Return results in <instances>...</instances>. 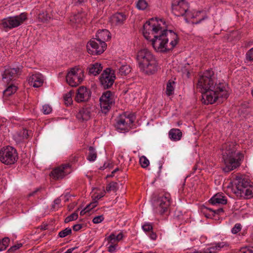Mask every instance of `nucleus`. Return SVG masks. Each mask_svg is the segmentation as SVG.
<instances>
[{"label":"nucleus","instance_id":"obj_1","mask_svg":"<svg viewBox=\"0 0 253 253\" xmlns=\"http://www.w3.org/2000/svg\"><path fill=\"white\" fill-rule=\"evenodd\" d=\"M159 39L154 43V48L157 52L166 53L172 50L179 41L177 34L172 30L163 27Z\"/></svg>","mask_w":253,"mask_h":253},{"label":"nucleus","instance_id":"obj_2","mask_svg":"<svg viewBox=\"0 0 253 253\" xmlns=\"http://www.w3.org/2000/svg\"><path fill=\"white\" fill-rule=\"evenodd\" d=\"M223 149L222 159L225 165L223 170L228 172L239 167L244 155L240 152H237L236 146L233 143H228L223 146Z\"/></svg>","mask_w":253,"mask_h":253},{"label":"nucleus","instance_id":"obj_3","mask_svg":"<svg viewBox=\"0 0 253 253\" xmlns=\"http://www.w3.org/2000/svg\"><path fill=\"white\" fill-rule=\"evenodd\" d=\"M197 88L200 92L207 91L211 89H219L222 96L227 95V89L228 85L225 83L215 82L214 73L212 70H208L204 73L198 79Z\"/></svg>","mask_w":253,"mask_h":253},{"label":"nucleus","instance_id":"obj_4","mask_svg":"<svg viewBox=\"0 0 253 253\" xmlns=\"http://www.w3.org/2000/svg\"><path fill=\"white\" fill-rule=\"evenodd\" d=\"M136 59L141 71L146 74H154L158 70V63L153 54L147 49L137 52Z\"/></svg>","mask_w":253,"mask_h":253},{"label":"nucleus","instance_id":"obj_5","mask_svg":"<svg viewBox=\"0 0 253 253\" xmlns=\"http://www.w3.org/2000/svg\"><path fill=\"white\" fill-rule=\"evenodd\" d=\"M95 39H91L87 43L86 48L88 53L92 55H100L106 49L105 42L110 39V32L106 29L98 31Z\"/></svg>","mask_w":253,"mask_h":253},{"label":"nucleus","instance_id":"obj_6","mask_svg":"<svg viewBox=\"0 0 253 253\" xmlns=\"http://www.w3.org/2000/svg\"><path fill=\"white\" fill-rule=\"evenodd\" d=\"M162 24H165V21L163 19L158 20L157 18H152L143 25V36L146 39L152 42L153 47L154 42L159 39V36L164 27L162 26Z\"/></svg>","mask_w":253,"mask_h":253},{"label":"nucleus","instance_id":"obj_7","mask_svg":"<svg viewBox=\"0 0 253 253\" xmlns=\"http://www.w3.org/2000/svg\"><path fill=\"white\" fill-rule=\"evenodd\" d=\"M233 182L236 190L234 193L241 198L250 199L253 197V183L245 176H237Z\"/></svg>","mask_w":253,"mask_h":253},{"label":"nucleus","instance_id":"obj_8","mask_svg":"<svg viewBox=\"0 0 253 253\" xmlns=\"http://www.w3.org/2000/svg\"><path fill=\"white\" fill-rule=\"evenodd\" d=\"M27 19V14L22 13L19 15L3 18L0 21V25L5 31H7L18 27Z\"/></svg>","mask_w":253,"mask_h":253},{"label":"nucleus","instance_id":"obj_9","mask_svg":"<svg viewBox=\"0 0 253 253\" xmlns=\"http://www.w3.org/2000/svg\"><path fill=\"white\" fill-rule=\"evenodd\" d=\"M135 120V117L133 114L125 112L120 115L116 119L115 127L120 131H128L130 128V126Z\"/></svg>","mask_w":253,"mask_h":253},{"label":"nucleus","instance_id":"obj_10","mask_svg":"<svg viewBox=\"0 0 253 253\" xmlns=\"http://www.w3.org/2000/svg\"><path fill=\"white\" fill-rule=\"evenodd\" d=\"M18 159V153L13 147L8 146L0 151V161L5 165L14 164Z\"/></svg>","mask_w":253,"mask_h":253},{"label":"nucleus","instance_id":"obj_11","mask_svg":"<svg viewBox=\"0 0 253 253\" xmlns=\"http://www.w3.org/2000/svg\"><path fill=\"white\" fill-rule=\"evenodd\" d=\"M84 73L79 66L70 69L66 75V81L71 86H77L84 80Z\"/></svg>","mask_w":253,"mask_h":253},{"label":"nucleus","instance_id":"obj_12","mask_svg":"<svg viewBox=\"0 0 253 253\" xmlns=\"http://www.w3.org/2000/svg\"><path fill=\"white\" fill-rule=\"evenodd\" d=\"M201 92L202 94V98L204 100V102L206 104H212L218 100L219 102H222V101L220 100V98L226 99L229 96L228 89H227V95L226 96H222L221 92L218 89H211Z\"/></svg>","mask_w":253,"mask_h":253},{"label":"nucleus","instance_id":"obj_13","mask_svg":"<svg viewBox=\"0 0 253 253\" xmlns=\"http://www.w3.org/2000/svg\"><path fill=\"white\" fill-rule=\"evenodd\" d=\"M100 106L102 113L106 114L115 104V95L108 90L103 93L99 99Z\"/></svg>","mask_w":253,"mask_h":253},{"label":"nucleus","instance_id":"obj_14","mask_svg":"<svg viewBox=\"0 0 253 253\" xmlns=\"http://www.w3.org/2000/svg\"><path fill=\"white\" fill-rule=\"evenodd\" d=\"M189 7V3L186 0H172V1L171 11L175 16H182L185 13L188 15Z\"/></svg>","mask_w":253,"mask_h":253},{"label":"nucleus","instance_id":"obj_15","mask_svg":"<svg viewBox=\"0 0 253 253\" xmlns=\"http://www.w3.org/2000/svg\"><path fill=\"white\" fill-rule=\"evenodd\" d=\"M170 195L169 193H165L163 196L159 197L155 202L157 210L161 214L166 213L171 204Z\"/></svg>","mask_w":253,"mask_h":253},{"label":"nucleus","instance_id":"obj_16","mask_svg":"<svg viewBox=\"0 0 253 253\" xmlns=\"http://www.w3.org/2000/svg\"><path fill=\"white\" fill-rule=\"evenodd\" d=\"M99 79L102 87L105 89L109 88L113 84L115 76L114 72L111 73L110 68H107L103 71Z\"/></svg>","mask_w":253,"mask_h":253},{"label":"nucleus","instance_id":"obj_17","mask_svg":"<svg viewBox=\"0 0 253 253\" xmlns=\"http://www.w3.org/2000/svg\"><path fill=\"white\" fill-rule=\"evenodd\" d=\"M95 109V106L86 105L79 110L76 115V118L81 122L87 121L90 119L92 113Z\"/></svg>","mask_w":253,"mask_h":253},{"label":"nucleus","instance_id":"obj_18","mask_svg":"<svg viewBox=\"0 0 253 253\" xmlns=\"http://www.w3.org/2000/svg\"><path fill=\"white\" fill-rule=\"evenodd\" d=\"M70 168L69 164L62 165L53 169L50 174V176L55 180L62 179L70 172Z\"/></svg>","mask_w":253,"mask_h":253},{"label":"nucleus","instance_id":"obj_19","mask_svg":"<svg viewBox=\"0 0 253 253\" xmlns=\"http://www.w3.org/2000/svg\"><path fill=\"white\" fill-rule=\"evenodd\" d=\"M20 70V69L19 67L5 69L2 74V81L7 83V84H9L11 81L16 79Z\"/></svg>","mask_w":253,"mask_h":253},{"label":"nucleus","instance_id":"obj_20","mask_svg":"<svg viewBox=\"0 0 253 253\" xmlns=\"http://www.w3.org/2000/svg\"><path fill=\"white\" fill-rule=\"evenodd\" d=\"M91 96V92L86 87L82 86L78 89L75 100L78 102L87 101Z\"/></svg>","mask_w":253,"mask_h":253},{"label":"nucleus","instance_id":"obj_21","mask_svg":"<svg viewBox=\"0 0 253 253\" xmlns=\"http://www.w3.org/2000/svg\"><path fill=\"white\" fill-rule=\"evenodd\" d=\"M43 83L42 75L40 74H36L31 76L29 79V83L34 87L41 86Z\"/></svg>","mask_w":253,"mask_h":253},{"label":"nucleus","instance_id":"obj_22","mask_svg":"<svg viewBox=\"0 0 253 253\" xmlns=\"http://www.w3.org/2000/svg\"><path fill=\"white\" fill-rule=\"evenodd\" d=\"M227 202V199L223 195V193L216 194L209 200V203L213 205L216 204L226 205Z\"/></svg>","mask_w":253,"mask_h":253},{"label":"nucleus","instance_id":"obj_23","mask_svg":"<svg viewBox=\"0 0 253 253\" xmlns=\"http://www.w3.org/2000/svg\"><path fill=\"white\" fill-rule=\"evenodd\" d=\"M30 133L27 129H22L14 135V138L17 142H21L25 139H27L30 136Z\"/></svg>","mask_w":253,"mask_h":253},{"label":"nucleus","instance_id":"obj_24","mask_svg":"<svg viewBox=\"0 0 253 253\" xmlns=\"http://www.w3.org/2000/svg\"><path fill=\"white\" fill-rule=\"evenodd\" d=\"M86 19V14L84 12H78L74 15L71 16L70 21L75 23L81 24L84 23Z\"/></svg>","mask_w":253,"mask_h":253},{"label":"nucleus","instance_id":"obj_25","mask_svg":"<svg viewBox=\"0 0 253 253\" xmlns=\"http://www.w3.org/2000/svg\"><path fill=\"white\" fill-rule=\"evenodd\" d=\"M126 15L123 12H117L111 17L113 23L116 25H121L126 20Z\"/></svg>","mask_w":253,"mask_h":253},{"label":"nucleus","instance_id":"obj_26","mask_svg":"<svg viewBox=\"0 0 253 253\" xmlns=\"http://www.w3.org/2000/svg\"><path fill=\"white\" fill-rule=\"evenodd\" d=\"M226 245V243L225 242H219L215 244L214 246L204 249L202 252L203 253H215Z\"/></svg>","mask_w":253,"mask_h":253},{"label":"nucleus","instance_id":"obj_27","mask_svg":"<svg viewBox=\"0 0 253 253\" xmlns=\"http://www.w3.org/2000/svg\"><path fill=\"white\" fill-rule=\"evenodd\" d=\"M88 74L93 76L98 75L103 69V67L101 64L99 63H95L89 65L87 68Z\"/></svg>","mask_w":253,"mask_h":253},{"label":"nucleus","instance_id":"obj_28","mask_svg":"<svg viewBox=\"0 0 253 253\" xmlns=\"http://www.w3.org/2000/svg\"><path fill=\"white\" fill-rule=\"evenodd\" d=\"M169 135L171 140L176 141L181 139L182 133L179 129L172 128L169 130Z\"/></svg>","mask_w":253,"mask_h":253},{"label":"nucleus","instance_id":"obj_29","mask_svg":"<svg viewBox=\"0 0 253 253\" xmlns=\"http://www.w3.org/2000/svg\"><path fill=\"white\" fill-rule=\"evenodd\" d=\"M18 87L13 84H7L6 88L3 91V96L8 97L14 94L17 90Z\"/></svg>","mask_w":253,"mask_h":253},{"label":"nucleus","instance_id":"obj_30","mask_svg":"<svg viewBox=\"0 0 253 253\" xmlns=\"http://www.w3.org/2000/svg\"><path fill=\"white\" fill-rule=\"evenodd\" d=\"M38 18L39 21L44 23L50 19V16L46 11H42L38 14Z\"/></svg>","mask_w":253,"mask_h":253},{"label":"nucleus","instance_id":"obj_31","mask_svg":"<svg viewBox=\"0 0 253 253\" xmlns=\"http://www.w3.org/2000/svg\"><path fill=\"white\" fill-rule=\"evenodd\" d=\"M89 150V154L87 156V160L89 161H94L96 159L97 157V154L95 152V149L93 147L90 146L88 148Z\"/></svg>","mask_w":253,"mask_h":253},{"label":"nucleus","instance_id":"obj_32","mask_svg":"<svg viewBox=\"0 0 253 253\" xmlns=\"http://www.w3.org/2000/svg\"><path fill=\"white\" fill-rule=\"evenodd\" d=\"M118 189V183L115 182H111L109 183L106 187V191L109 192L111 191L116 192Z\"/></svg>","mask_w":253,"mask_h":253},{"label":"nucleus","instance_id":"obj_33","mask_svg":"<svg viewBox=\"0 0 253 253\" xmlns=\"http://www.w3.org/2000/svg\"><path fill=\"white\" fill-rule=\"evenodd\" d=\"M130 72V67L127 65H122L119 68V73L123 76L128 74Z\"/></svg>","mask_w":253,"mask_h":253},{"label":"nucleus","instance_id":"obj_34","mask_svg":"<svg viewBox=\"0 0 253 253\" xmlns=\"http://www.w3.org/2000/svg\"><path fill=\"white\" fill-rule=\"evenodd\" d=\"M80 208H78L74 213L67 216L64 220L65 223H68L71 221L76 220L78 217V211Z\"/></svg>","mask_w":253,"mask_h":253},{"label":"nucleus","instance_id":"obj_35","mask_svg":"<svg viewBox=\"0 0 253 253\" xmlns=\"http://www.w3.org/2000/svg\"><path fill=\"white\" fill-rule=\"evenodd\" d=\"M174 84V82H170L169 81L167 84L166 94L168 96H170L173 93L174 87L172 84Z\"/></svg>","mask_w":253,"mask_h":253},{"label":"nucleus","instance_id":"obj_36","mask_svg":"<svg viewBox=\"0 0 253 253\" xmlns=\"http://www.w3.org/2000/svg\"><path fill=\"white\" fill-rule=\"evenodd\" d=\"M148 6V3L145 0H138L136 3V7L140 10L145 9Z\"/></svg>","mask_w":253,"mask_h":253},{"label":"nucleus","instance_id":"obj_37","mask_svg":"<svg viewBox=\"0 0 253 253\" xmlns=\"http://www.w3.org/2000/svg\"><path fill=\"white\" fill-rule=\"evenodd\" d=\"M71 234H72V229L69 227H67V228H65V229L59 232L58 233V236L60 238H64L69 235H71Z\"/></svg>","mask_w":253,"mask_h":253},{"label":"nucleus","instance_id":"obj_38","mask_svg":"<svg viewBox=\"0 0 253 253\" xmlns=\"http://www.w3.org/2000/svg\"><path fill=\"white\" fill-rule=\"evenodd\" d=\"M64 99L65 101V104L68 106L69 105H71L72 103L73 100L72 98V93L71 91H70L65 94L64 96Z\"/></svg>","mask_w":253,"mask_h":253},{"label":"nucleus","instance_id":"obj_39","mask_svg":"<svg viewBox=\"0 0 253 253\" xmlns=\"http://www.w3.org/2000/svg\"><path fill=\"white\" fill-rule=\"evenodd\" d=\"M139 162L141 167L143 168H147L149 164V160L145 156H142L140 157Z\"/></svg>","mask_w":253,"mask_h":253},{"label":"nucleus","instance_id":"obj_40","mask_svg":"<svg viewBox=\"0 0 253 253\" xmlns=\"http://www.w3.org/2000/svg\"><path fill=\"white\" fill-rule=\"evenodd\" d=\"M109 243H111L112 244H114L115 243H117V240L116 239V235L114 233H112L110 234V235L106 239Z\"/></svg>","mask_w":253,"mask_h":253},{"label":"nucleus","instance_id":"obj_41","mask_svg":"<svg viewBox=\"0 0 253 253\" xmlns=\"http://www.w3.org/2000/svg\"><path fill=\"white\" fill-rule=\"evenodd\" d=\"M241 230V225L240 223H237L235 225L231 230L233 234H235L240 232Z\"/></svg>","mask_w":253,"mask_h":253},{"label":"nucleus","instance_id":"obj_42","mask_svg":"<svg viewBox=\"0 0 253 253\" xmlns=\"http://www.w3.org/2000/svg\"><path fill=\"white\" fill-rule=\"evenodd\" d=\"M246 59L250 61H253V47L247 52Z\"/></svg>","mask_w":253,"mask_h":253},{"label":"nucleus","instance_id":"obj_43","mask_svg":"<svg viewBox=\"0 0 253 253\" xmlns=\"http://www.w3.org/2000/svg\"><path fill=\"white\" fill-rule=\"evenodd\" d=\"M104 218L103 215L97 216L93 218L92 219V222L93 223L98 224L104 220Z\"/></svg>","mask_w":253,"mask_h":253},{"label":"nucleus","instance_id":"obj_44","mask_svg":"<svg viewBox=\"0 0 253 253\" xmlns=\"http://www.w3.org/2000/svg\"><path fill=\"white\" fill-rule=\"evenodd\" d=\"M42 111L44 114H48L51 112L52 108L48 105H44L42 106Z\"/></svg>","mask_w":253,"mask_h":253},{"label":"nucleus","instance_id":"obj_45","mask_svg":"<svg viewBox=\"0 0 253 253\" xmlns=\"http://www.w3.org/2000/svg\"><path fill=\"white\" fill-rule=\"evenodd\" d=\"M142 229L144 231L148 232L152 230L153 226L150 223H146L142 226Z\"/></svg>","mask_w":253,"mask_h":253},{"label":"nucleus","instance_id":"obj_46","mask_svg":"<svg viewBox=\"0 0 253 253\" xmlns=\"http://www.w3.org/2000/svg\"><path fill=\"white\" fill-rule=\"evenodd\" d=\"M240 251L242 253H253V247L252 248L247 247L242 248Z\"/></svg>","mask_w":253,"mask_h":253},{"label":"nucleus","instance_id":"obj_47","mask_svg":"<svg viewBox=\"0 0 253 253\" xmlns=\"http://www.w3.org/2000/svg\"><path fill=\"white\" fill-rule=\"evenodd\" d=\"M22 246V244L20 243V244H17L16 245H15L12 247H11V248L10 249H8V252H14L16 250H18V249H19L20 247H21Z\"/></svg>","mask_w":253,"mask_h":253},{"label":"nucleus","instance_id":"obj_48","mask_svg":"<svg viewBox=\"0 0 253 253\" xmlns=\"http://www.w3.org/2000/svg\"><path fill=\"white\" fill-rule=\"evenodd\" d=\"M43 189V188L42 187L37 188L34 191H33L32 192L28 194V196L29 197H31V196H34L36 194H37L38 192H41Z\"/></svg>","mask_w":253,"mask_h":253},{"label":"nucleus","instance_id":"obj_49","mask_svg":"<svg viewBox=\"0 0 253 253\" xmlns=\"http://www.w3.org/2000/svg\"><path fill=\"white\" fill-rule=\"evenodd\" d=\"M10 242V240L8 237H5L2 239V240L1 241V243L2 245L3 246H5V249L8 246V245Z\"/></svg>","mask_w":253,"mask_h":253},{"label":"nucleus","instance_id":"obj_50","mask_svg":"<svg viewBox=\"0 0 253 253\" xmlns=\"http://www.w3.org/2000/svg\"><path fill=\"white\" fill-rule=\"evenodd\" d=\"M97 202L96 201L92 202V203H90L89 204H88V205H87L86 206V209L89 210V211H90L91 210L95 208L97 206Z\"/></svg>","mask_w":253,"mask_h":253},{"label":"nucleus","instance_id":"obj_51","mask_svg":"<svg viewBox=\"0 0 253 253\" xmlns=\"http://www.w3.org/2000/svg\"><path fill=\"white\" fill-rule=\"evenodd\" d=\"M83 227V225L81 224H75L73 226V229L75 231H78L82 229Z\"/></svg>","mask_w":253,"mask_h":253},{"label":"nucleus","instance_id":"obj_52","mask_svg":"<svg viewBox=\"0 0 253 253\" xmlns=\"http://www.w3.org/2000/svg\"><path fill=\"white\" fill-rule=\"evenodd\" d=\"M212 212H213V215H214L215 214H220V213L223 212L224 210L222 208H219L216 210L212 211Z\"/></svg>","mask_w":253,"mask_h":253},{"label":"nucleus","instance_id":"obj_53","mask_svg":"<svg viewBox=\"0 0 253 253\" xmlns=\"http://www.w3.org/2000/svg\"><path fill=\"white\" fill-rule=\"evenodd\" d=\"M116 250V245L112 244L109 247L108 251L110 253L114 252Z\"/></svg>","mask_w":253,"mask_h":253},{"label":"nucleus","instance_id":"obj_54","mask_svg":"<svg viewBox=\"0 0 253 253\" xmlns=\"http://www.w3.org/2000/svg\"><path fill=\"white\" fill-rule=\"evenodd\" d=\"M123 238V234L122 233H120L117 236H116V239L117 242H119Z\"/></svg>","mask_w":253,"mask_h":253},{"label":"nucleus","instance_id":"obj_55","mask_svg":"<svg viewBox=\"0 0 253 253\" xmlns=\"http://www.w3.org/2000/svg\"><path fill=\"white\" fill-rule=\"evenodd\" d=\"M89 212V210H88L87 209H86V207L83 210H82L80 212V215L81 216H83L84 214H85L86 212Z\"/></svg>","mask_w":253,"mask_h":253},{"label":"nucleus","instance_id":"obj_56","mask_svg":"<svg viewBox=\"0 0 253 253\" xmlns=\"http://www.w3.org/2000/svg\"><path fill=\"white\" fill-rule=\"evenodd\" d=\"M207 18H208L207 16L205 15V16H203L202 18L200 19L199 20L193 22V23H194L195 24H199V23H201L202 21L205 20V19H207Z\"/></svg>","mask_w":253,"mask_h":253},{"label":"nucleus","instance_id":"obj_57","mask_svg":"<svg viewBox=\"0 0 253 253\" xmlns=\"http://www.w3.org/2000/svg\"><path fill=\"white\" fill-rule=\"evenodd\" d=\"M150 237L152 240H156L157 238V235L155 233L152 231L150 234Z\"/></svg>","mask_w":253,"mask_h":253},{"label":"nucleus","instance_id":"obj_58","mask_svg":"<svg viewBox=\"0 0 253 253\" xmlns=\"http://www.w3.org/2000/svg\"><path fill=\"white\" fill-rule=\"evenodd\" d=\"M119 170V168H116L113 171H112L111 174L110 175H108L107 177H113L114 176V174L115 172Z\"/></svg>","mask_w":253,"mask_h":253},{"label":"nucleus","instance_id":"obj_59","mask_svg":"<svg viewBox=\"0 0 253 253\" xmlns=\"http://www.w3.org/2000/svg\"><path fill=\"white\" fill-rule=\"evenodd\" d=\"M109 163H105L102 167H100L99 169H101V170H104L106 168L109 167Z\"/></svg>","mask_w":253,"mask_h":253},{"label":"nucleus","instance_id":"obj_60","mask_svg":"<svg viewBox=\"0 0 253 253\" xmlns=\"http://www.w3.org/2000/svg\"><path fill=\"white\" fill-rule=\"evenodd\" d=\"M61 203V200L59 198H57L54 201V205L53 206V208H54L55 205H59Z\"/></svg>","mask_w":253,"mask_h":253},{"label":"nucleus","instance_id":"obj_61","mask_svg":"<svg viewBox=\"0 0 253 253\" xmlns=\"http://www.w3.org/2000/svg\"><path fill=\"white\" fill-rule=\"evenodd\" d=\"M104 192H105L102 193L100 194L97 195L95 198L98 200L100 199L101 198L103 197L104 196Z\"/></svg>","mask_w":253,"mask_h":253},{"label":"nucleus","instance_id":"obj_62","mask_svg":"<svg viewBox=\"0 0 253 253\" xmlns=\"http://www.w3.org/2000/svg\"><path fill=\"white\" fill-rule=\"evenodd\" d=\"M86 0H74L75 2L78 4H81L84 2Z\"/></svg>","mask_w":253,"mask_h":253},{"label":"nucleus","instance_id":"obj_63","mask_svg":"<svg viewBox=\"0 0 253 253\" xmlns=\"http://www.w3.org/2000/svg\"><path fill=\"white\" fill-rule=\"evenodd\" d=\"M5 250V246H3L2 245L1 243V241L0 240V251H3Z\"/></svg>","mask_w":253,"mask_h":253},{"label":"nucleus","instance_id":"obj_64","mask_svg":"<svg viewBox=\"0 0 253 253\" xmlns=\"http://www.w3.org/2000/svg\"><path fill=\"white\" fill-rule=\"evenodd\" d=\"M201 13V11H198L196 12V14H195V16H192V18H195V17H197V16H199V14H200Z\"/></svg>","mask_w":253,"mask_h":253}]
</instances>
